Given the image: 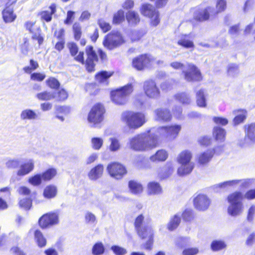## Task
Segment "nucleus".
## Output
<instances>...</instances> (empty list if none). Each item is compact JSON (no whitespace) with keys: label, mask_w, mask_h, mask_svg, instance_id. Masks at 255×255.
Returning a JSON list of instances; mask_svg holds the SVG:
<instances>
[{"label":"nucleus","mask_w":255,"mask_h":255,"mask_svg":"<svg viewBox=\"0 0 255 255\" xmlns=\"http://www.w3.org/2000/svg\"><path fill=\"white\" fill-rule=\"evenodd\" d=\"M98 24L104 32H107L111 29V25L104 19H99Z\"/></svg>","instance_id":"obj_58"},{"label":"nucleus","mask_w":255,"mask_h":255,"mask_svg":"<svg viewBox=\"0 0 255 255\" xmlns=\"http://www.w3.org/2000/svg\"><path fill=\"white\" fill-rule=\"evenodd\" d=\"M181 129V126L179 125H174L169 126L159 127L157 129L155 137L164 138L169 140H172L176 138Z\"/></svg>","instance_id":"obj_6"},{"label":"nucleus","mask_w":255,"mask_h":255,"mask_svg":"<svg viewBox=\"0 0 255 255\" xmlns=\"http://www.w3.org/2000/svg\"><path fill=\"white\" fill-rule=\"evenodd\" d=\"M111 250L116 255H125L127 254V251L126 249L118 246H112Z\"/></svg>","instance_id":"obj_59"},{"label":"nucleus","mask_w":255,"mask_h":255,"mask_svg":"<svg viewBox=\"0 0 255 255\" xmlns=\"http://www.w3.org/2000/svg\"><path fill=\"white\" fill-rule=\"evenodd\" d=\"M128 144L132 150L145 151L155 147L158 144L153 129L149 132L136 135L129 139Z\"/></svg>","instance_id":"obj_1"},{"label":"nucleus","mask_w":255,"mask_h":255,"mask_svg":"<svg viewBox=\"0 0 255 255\" xmlns=\"http://www.w3.org/2000/svg\"><path fill=\"white\" fill-rule=\"evenodd\" d=\"M143 90L146 96L151 99H157L160 96V91L154 81L149 80L143 83Z\"/></svg>","instance_id":"obj_16"},{"label":"nucleus","mask_w":255,"mask_h":255,"mask_svg":"<svg viewBox=\"0 0 255 255\" xmlns=\"http://www.w3.org/2000/svg\"><path fill=\"white\" fill-rule=\"evenodd\" d=\"M146 31L144 30H134L132 32L130 37L132 41L139 40L145 34Z\"/></svg>","instance_id":"obj_52"},{"label":"nucleus","mask_w":255,"mask_h":255,"mask_svg":"<svg viewBox=\"0 0 255 255\" xmlns=\"http://www.w3.org/2000/svg\"><path fill=\"white\" fill-rule=\"evenodd\" d=\"M20 118L22 121H33L37 120L38 116L34 110L26 109L21 112Z\"/></svg>","instance_id":"obj_26"},{"label":"nucleus","mask_w":255,"mask_h":255,"mask_svg":"<svg viewBox=\"0 0 255 255\" xmlns=\"http://www.w3.org/2000/svg\"><path fill=\"white\" fill-rule=\"evenodd\" d=\"M34 167V162L33 159H29L19 165V169L16 174L18 176H25L31 172Z\"/></svg>","instance_id":"obj_21"},{"label":"nucleus","mask_w":255,"mask_h":255,"mask_svg":"<svg viewBox=\"0 0 255 255\" xmlns=\"http://www.w3.org/2000/svg\"><path fill=\"white\" fill-rule=\"evenodd\" d=\"M92 147L95 150H99L103 144V139L100 137H93L91 139Z\"/></svg>","instance_id":"obj_50"},{"label":"nucleus","mask_w":255,"mask_h":255,"mask_svg":"<svg viewBox=\"0 0 255 255\" xmlns=\"http://www.w3.org/2000/svg\"><path fill=\"white\" fill-rule=\"evenodd\" d=\"M105 252V248L102 243L95 244L92 248V254L94 255H101Z\"/></svg>","instance_id":"obj_47"},{"label":"nucleus","mask_w":255,"mask_h":255,"mask_svg":"<svg viewBox=\"0 0 255 255\" xmlns=\"http://www.w3.org/2000/svg\"><path fill=\"white\" fill-rule=\"evenodd\" d=\"M41 174L42 175L43 180H50L56 175V170L54 168H50Z\"/></svg>","instance_id":"obj_46"},{"label":"nucleus","mask_w":255,"mask_h":255,"mask_svg":"<svg viewBox=\"0 0 255 255\" xmlns=\"http://www.w3.org/2000/svg\"><path fill=\"white\" fill-rule=\"evenodd\" d=\"M5 165L8 168H16L20 165V160L18 159H9L5 163Z\"/></svg>","instance_id":"obj_55"},{"label":"nucleus","mask_w":255,"mask_h":255,"mask_svg":"<svg viewBox=\"0 0 255 255\" xmlns=\"http://www.w3.org/2000/svg\"><path fill=\"white\" fill-rule=\"evenodd\" d=\"M113 72H108L103 71L96 74L95 78L97 81L100 83L108 84V79L112 76Z\"/></svg>","instance_id":"obj_35"},{"label":"nucleus","mask_w":255,"mask_h":255,"mask_svg":"<svg viewBox=\"0 0 255 255\" xmlns=\"http://www.w3.org/2000/svg\"><path fill=\"white\" fill-rule=\"evenodd\" d=\"M176 84L175 81L171 79L169 81L162 83L161 84V88L163 90L168 91L173 88V85Z\"/></svg>","instance_id":"obj_56"},{"label":"nucleus","mask_w":255,"mask_h":255,"mask_svg":"<svg viewBox=\"0 0 255 255\" xmlns=\"http://www.w3.org/2000/svg\"><path fill=\"white\" fill-rule=\"evenodd\" d=\"M193 157L192 152L188 149L181 151L176 157L177 162L181 165L177 169L179 176H184L190 173L194 167V164L191 161Z\"/></svg>","instance_id":"obj_2"},{"label":"nucleus","mask_w":255,"mask_h":255,"mask_svg":"<svg viewBox=\"0 0 255 255\" xmlns=\"http://www.w3.org/2000/svg\"><path fill=\"white\" fill-rule=\"evenodd\" d=\"M211 204V200L205 194H200L195 197L193 200L195 208L200 211L207 210Z\"/></svg>","instance_id":"obj_17"},{"label":"nucleus","mask_w":255,"mask_h":255,"mask_svg":"<svg viewBox=\"0 0 255 255\" xmlns=\"http://www.w3.org/2000/svg\"><path fill=\"white\" fill-rule=\"evenodd\" d=\"M213 8L208 7L204 9H198L195 10L193 14L194 18L199 21H203L208 20L210 16H214Z\"/></svg>","instance_id":"obj_20"},{"label":"nucleus","mask_w":255,"mask_h":255,"mask_svg":"<svg viewBox=\"0 0 255 255\" xmlns=\"http://www.w3.org/2000/svg\"><path fill=\"white\" fill-rule=\"evenodd\" d=\"M197 104L200 107H206V100L204 92L203 90H200L196 93Z\"/></svg>","instance_id":"obj_40"},{"label":"nucleus","mask_w":255,"mask_h":255,"mask_svg":"<svg viewBox=\"0 0 255 255\" xmlns=\"http://www.w3.org/2000/svg\"><path fill=\"white\" fill-rule=\"evenodd\" d=\"M182 216L184 220L191 221L194 218L193 211L191 209H186L183 212Z\"/></svg>","instance_id":"obj_57"},{"label":"nucleus","mask_w":255,"mask_h":255,"mask_svg":"<svg viewBox=\"0 0 255 255\" xmlns=\"http://www.w3.org/2000/svg\"><path fill=\"white\" fill-rule=\"evenodd\" d=\"M178 44L186 48H191L194 46L192 41L188 39V35H182L181 38L178 41Z\"/></svg>","instance_id":"obj_43"},{"label":"nucleus","mask_w":255,"mask_h":255,"mask_svg":"<svg viewBox=\"0 0 255 255\" xmlns=\"http://www.w3.org/2000/svg\"><path fill=\"white\" fill-rule=\"evenodd\" d=\"M125 19L124 11L123 10H119L113 16V22L114 24H119Z\"/></svg>","instance_id":"obj_48"},{"label":"nucleus","mask_w":255,"mask_h":255,"mask_svg":"<svg viewBox=\"0 0 255 255\" xmlns=\"http://www.w3.org/2000/svg\"><path fill=\"white\" fill-rule=\"evenodd\" d=\"M57 188L55 186L49 185L46 186L43 191V196L47 199H51L56 196Z\"/></svg>","instance_id":"obj_37"},{"label":"nucleus","mask_w":255,"mask_h":255,"mask_svg":"<svg viewBox=\"0 0 255 255\" xmlns=\"http://www.w3.org/2000/svg\"><path fill=\"white\" fill-rule=\"evenodd\" d=\"M87 59L86 61V69L89 72L94 71L95 62L98 60V57L92 46H88L86 49Z\"/></svg>","instance_id":"obj_19"},{"label":"nucleus","mask_w":255,"mask_h":255,"mask_svg":"<svg viewBox=\"0 0 255 255\" xmlns=\"http://www.w3.org/2000/svg\"><path fill=\"white\" fill-rule=\"evenodd\" d=\"M199 253L197 248H189L184 249L182 253V255H196Z\"/></svg>","instance_id":"obj_63"},{"label":"nucleus","mask_w":255,"mask_h":255,"mask_svg":"<svg viewBox=\"0 0 255 255\" xmlns=\"http://www.w3.org/2000/svg\"><path fill=\"white\" fill-rule=\"evenodd\" d=\"M34 238L39 247H43L46 245V239L40 231L36 230L34 232Z\"/></svg>","instance_id":"obj_44"},{"label":"nucleus","mask_w":255,"mask_h":255,"mask_svg":"<svg viewBox=\"0 0 255 255\" xmlns=\"http://www.w3.org/2000/svg\"><path fill=\"white\" fill-rule=\"evenodd\" d=\"M36 97L39 100L49 101L54 99L56 96V92L44 91L38 93Z\"/></svg>","instance_id":"obj_38"},{"label":"nucleus","mask_w":255,"mask_h":255,"mask_svg":"<svg viewBox=\"0 0 255 255\" xmlns=\"http://www.w3.org/2000/svg\"><path fill=\"white\" fill-rule=\"evenodd\" d=\"M243 199V194L240 191L235 192L228 196L227 199L230 205L228 208V213L230 216L236 217L242 213L244 208L242 202Z\"/></svg>","instance_id":"obj_4"},{"label":"nucleus","mask_w":255,"mask_h":255,"mask_svg":"<svg viewBox=\"0 0 255 255\" xmlns=\"http://www.w3.org/2000/svg\"><path fill=\"white\" fill-rule=\"evenodd\" d=\"M239 185L241 189H246L255 185L254 179H235L227 181L215 185L216 187L225 188L228 187H236Z\"/></svg>","instance_id":"obj_7"},{"label":"nucleus","mask_w":255,"mask_h":255,"mask_svg":"<svg viewBox=\"0 0 255 255\" xmlns=\"http://www.w3.org/2000/svg\"><path fill=\"white\" fill-rule=\"evenodd\" d=\"M19 206L25 210L30 209L32 201L30 198H23L19 201Z\"/></svg>","instance_id":"obj_54"},{"label":"nucleus","mask_w":255,"mask_h":255,"mask_svg":"<svg viewBox=\"0 0 255 255\" xmlns=\"http://www.w3.org/2000/svg\"><path fill=\"white\" fill-rule=\"evenodd\" d=\"M180 216L181 214L178 213L170 219V222L167 225V229L169 231H173L177 228L181 221Z\"/></svg>","instance_id":"obj_36"},{"label":"nucleus","mask_w":255,"mask_h":255,"mask_svg":"<svg viewBox=\"0 0 255 255\" xmlns=\"http://www.w3.org/2000/svg\"><path fill=\"white\" fill-rule=\"evenodd\" d=\"M58 222V214L49 213L43 215L39 220V224L42 228H46L57 224Z\"/></svg>","instance_id":"obj_18"},{"label":"nucleus","mask_w":255,"mask_h":255,"mask_svg":"<svg viewBox=\"0 0 255 255\" xmlns=\"http://www.w3.org/2000/svg\"><path fill=\"white\" fill-rule=\"evenodd\" d=\"M184 79L189 82H199L202 80V76L200 70L192 63H187L186 68L183 71Z\"/></svg>","instance_id":"obj_8"},{"label":"nucleus","mask_w":255,"mask_h":255,"mask_svg":"<svg viewBox=\"0 0 255 255\" xmlns=\"http://www.w3.org/2000/svg\"><path fill=\"white\" fill-rule=\"evenodd\" d=\"M73 30L75 39L77 40L80 39L82 34L81 26L78 23H75L73 25Z\"/></svg>","instance_id":"obj_53"},{"label":"nucleus","mask_w":255,"mask_h":255,"mask_svg":"<svg viewBox=\"0 0 255 255\" xmlns=\"http://www.w3.org/2000/svg\"><path fill=\"white\" fill-rule=\"evenodd\" d=\"M125 42L120 32H116L108 34L103 41V45L109 50L120 46Z\"/></svg>","instance_id":"obj_9"},{"label":"nucleus","mask_w":255,"mask_h":255,"mask_svg":"<svg viewBox=\"0 0 255 255\" xmlns=\"http://www.w3.org/2000/svg\"><path fill=\"white\" fill-rule=\"evenodd\" d=\"M121 119L130 129H137L145 123L143 114L132 111L124 112L121 115Z\"/></svg>","instance_id":"obj_3"},{"label":"nucleus","mask_w":255,"mask_h":255,"mask_svg":"<svg viewBox=\"0 0 255 255\" xmlns=\"http://www.w3.org/2000/svg\"><path fill=\"white\" fill-rule=\"evenodd\" d=\"M233 113L236 116L233 120V123L235 125H238L243 123L246 119L247 111L245 110H235L233 112Z\"/></svg>","instance_id":"obj_31"},{"label":"nucleus","mask_w":255,"mask_h":255,"mask_svg":"<svg viewBox=\"0 0 255 255\" xmlns=\"http://www.w3.org/2000/svg\"><path fill=\"white\" fill-rule=\"evenodd\" d=\"M144 217L140 215L135 219L134 226L138 236L142 239L148 237L149 239L152 237V231L150 227L143 226L142 222Z\"/></svg>","instance_id":"obj_13"},{"label":"nucleus","mask_w":255,"mask_h":255,"mask_svg":"<svg viewBox=\"0 0 255 255\" xmlns=\"http://www.w3.org/2000/svg\"><path fill=\"white\" fill-rule=\"evenodd\" d=\"M170 65L174 69L181 70L182 72L186 68V65L178 61H173L170 63Z\"/></svg>","instance_id":"obj_62"},{"label":"nucleus","mask_w":255,"mask_h":255,"mask_svg":"<svg viewBox=\"0 0 255 255\" xmlns=\"http://www.w3.org/2000/svg\"><path fill=\"white\" fill-rule=\"evenodd\" d=\"M107 170L111 177L116 179H121L127 173L125 167L118 162L109 164Z\"/></svg>","instance_id":"obj_15"},{"label":"nucleus","mask_w":255,"mask_h":255,"mask_svg":"<svg viewBox=\"0 0 255 255\" xmlns=\"http://www.w3.org/2000/svg\"><path fill=\"white\" fill-rule=\"evenodd\" d=\"M168 156L167 152L164 150L161 149L158 150L154 155L150 157L151 161H164L167 158Z\"/></svg>","instance_id":"obj_33"},{"label":"nucleus","mask_w":255,"mask_h":255,"mask_svg":"<svg viewBox=\"0 0 255 255\" xmlns=\"http://www.w3.org/2000/svg\"><path fill=\"white\" fill-rule=\"evenodd\" d=\"M126 18L129 25L134 26L140 21L139 14L134 11H129L126 14Z\"/></svg>","instance_id":"obj_29"},{"label":"nucleus","mask_w":255,"mask_h":255,"mask_svg":"<svg viewBox=\"0 0 255 255\" xmlns=\"http://www.w3.org/2000/svg\"><path fill=\"white\" fill-rule=\"evenodd\" d=\"M217 10H215L213 8V14L214 16L218 12L223 11L226 7V1L225 0H218L216 5Z\"/></svg>","instance_id":"obj_49"},{"label":"nucleus","mask_w":255,"mask_h":255,"mask_svg":"<svg viewBox=\"0 0 255 255\" xmlns=\"http://www.w3.org/2000/svg\"><path fill=\"white\" fill-rule=\"evenodd\" d=\"M212 132L213 136L217 142L222 143L225 141L226 131L224 128L216 126L213 128Z\"/></svg>","instance_id":"obj_23"},{"label":"nucleus","mask_w":255,"mask_h":255,"mask_svg":"<svg viewBox=\"0 0 255 255\" xmlns=\"http://www.w3.org/2000/svg\"><path fill=\"white\" fill-rule=\"evenodd\" d=\"M226 244L222 240H214L211 244V249L214 252L219 251L225 249Z\"/></svg>","instance_id":"obj_42"},{"label":"nucleus","mask_w":255,"mask_h":255,"mask_svg":"<svg viewBox=\"0 0 255 255\" xmlns=\"http://www.w3.org/2000/svg\"><path fill=\"white\" fill-rule=\"evenodd\" d=\"M214 152L213 150L208 149L199 155L198 158V163L200 165H205L212 159Z\"/></svg>","instance_id":"obj_28"},{"label":"nucleus","mask_w":255,"mask_h":255,"mask_svg":"<svg viewBox=\"0 0 255 255\" xmlns=\"http://www.w3.org/2000/svg\"><path fill=\"white\" fill-rule=\"evenodd\" d=\"M48 86L52 89H57L60 86V83L54 78H50L46 81Z\"/></svg>","instance_id":"obj_60"},{"label":"nucleus","mask_w":255,"mask_h":255,"mask_svg":"<svg viewBox=\"0 0 255 255\" xmlns=\"http://www.w3.org/2000/svg\"><path fill=\"white\" fill-rule=\"evenodd\" d=\"M175 99L184 105H188L191 103L189 95L185 92L178 93L174 96Z\"/></svg>","instance_id":"obj_39"},{"label":"nucleus","mask_w":255,"mask_h":255,"mask_svg":"<svg viewBox=\"0 0 255 255\" xmlns=\"http://www.w3.org/2000/svg\"><path fill=\"white\" fill-rule=\"evenodd\" d=\"M154 60V57L150 55H141L133 60L132 65L137 70H142L150 66Z\"/></svg>","instance_id":"obj_14"},{"label":"nucleus","mask_w":255,"mask_h":255,"mask_svg":"<svg viewBox=\"0 0 255 255\" xmlns=\"http://www.w3.org/2000/svg\"><path fill=\"white\" fill-rule=\"evenodd\" d=\"M147 192L149 195H157L162 193V188L156 182H149L147 185Z\"/></svg>","instance_id":"obj_32"},{"label":"nucleus","mask_w":255,"mask_h":255,"mask_svg":"<svg viewBox=\"0 0 255 255\" xmlns=\"http://www.w3.org/2000/svg\"><path fill=\"white\" fill-rule=\"evenodd\" d=\"M2 15L3 21L5 23H11L15 20L16 15L13 13L12 8L7 6L2 11Z\"/></svg>","instance_id":"obj_25"},{"label":"nucleus","mask_w":255,"mask_h":255,"mask_svg":"<svg viewBox=\"0 0 255 255\" xmlns=\"http://www.w3.org/2000/svg\"><path fill=\"white\" fill-rule=\"evenodd\" d=\"M239 73V69L238 65L235 63H230L227 67V75L231 77H235Z\"/></svg>","instance_id":"obj_41"},{"label":"nucleus","mask_w":255,"mask_h":255,"mask_svg":"<svg viewBox=\"0 0 255 255\" xmlns=\"http://www.w3.org/2000/svg\"><path fill=\"white\" fill-rule=\"evenodd\" d=\"M245 134L244 138L238 142V144L242 147H248L255 143V123L246 126Z\"/></svg>","instance_id":"obj_10"},{"label":"nucleus","mask_w":255,"mask_h":255,"mask_svg":"<svg viewBox=\"0 0 255 255\" xmlns=\"http://www.w3.org/2000/svg\"><path fill=\"white\" fill-rule=\"evenodd\" d=\"M255 215V205H252L248 212L247 220L249 222H252Z\"/></svg>","instance_id":"obj_64"},{"label":"nucleus","mask_w":255,"mask_h":255,"mask_svg":"<svg viewBox=\"0 0 255 255\" xmlns=\"http://www.w3.org/2000/svg\"><path fill=\"white\" fill-rule=\"evenodd\" d=\"M43 180L41 174H37L34 176L31 177L28 179V182L30 184L33 186L39 185Z\"/></svg>","instance_id":"obj_51"},{"label":"nucleus","mask_w":255,"mask_h":255,"mask_svg":"<svg viewBox=\"0 0 255 255\" xmlns=\"http://www.w3.org/2000/svg\"><path fill=\"white\" fill-rule=\"evenodd\" d=\"M128 187L130 192L134 194H139L142 193L143 187L142 185L134 180H131L128 182Z\"/></svg>","instance_id":"obj_34"},{"label":"nucleus","mask_w":255,"mask_h":255,"mask_svg":"<svg viewBox=\"0 0 255 255\" xmlns=\"http://www.w3.org/2000/svg\"><path fill=\"white\" fill-rule=\"evenodd\" d=\"M173 171L174 167L172 163L168 162L164 166L159 169L158 176L161 179H165L169 177Z\"/></svg>","instance_id":"obj_22"},{"label":"nucleus","mask_w":255,"mask_h":255,"mask_svg":"<svg viewBox=\"0 0 255 255\" xmlns=\"http://www.w3.org/2000/svg\"><path fill=\"white\" fill-rule=\"evenodd\" d=\"M133 91V86L131 84H128L111 93L112 101L116 104L123 105L128 101V97Z\"/></svg>","instance_id":"obj_5"},{"label":"nucleus","mask_w":255,"mask_h":255,"mask_svg":"<svg viewBox=\"0 0 255 255\" xmlns=\"http://www.w3.org/2000/svg\"><path fill=\"white\" fill-rule=\"evenodd\" d=\"M103 171V165L102 164H98L91 169L88 174V177L91 180H97L102 177Z\"/></svg>","instance_id":"obj_24"},{"label":"nucleus","mask_w":255,"mask_h":255,"mask_svg":"<svg viewBox=\"0 0 255 255\" xmlns=\"http://www.w3.org/2000/svg\"><path fill=\"white\" fill-rule=\"evenodd\" d=\"M105 109L100 104L95 105L91 110L88 117L89 123L96 125L100 123L104 119Z\"/></svg>","instance_id":"obj_11"},{"label":"nucleus","mask_w":255,"mask_h":255,"mask_svg":"<svg viewBox=\"0 0 255 255\" xmlns=\"http://www.w3.org/2000/svg\"><path fill=\"white\" fill-rule=\"evenodd\" d=\"M56 100L59 101H62L66 100L68 97V94L67 92L64 89L60 90L57 93H56Z\"/></svg>","instance_id":"obj_61"},{"label":"nucleus","mask_w":255,"mask_h":255,"mask_svg":"<svg viewBox=\"0 0 255 255\" xmlns=\"http://www.w3.org/2000/svg\"><path fill=\"white\" fill-rule=\"evenodd\" d=\"M141 13L144 16L151 19V23L154 26H157L159 22V13L155 7L150 4H144L141 8Z\"/></svg>","instance_id":"obj_12"},{"label":"nucleus","mask_w":255,"mask_h":255,"mask_svg":"<svg viewBox=\"0 0 255 255\" xmlns=\"http://www.w3.org/2000/svg\"><path fill=\"white\" fill-rule=\"evenodd\" d=\"M56 5L55 4H52L47 10L43 11L40 12V15L41 19L46 22H49L52 19V15L56 12Z\"/></svg>","instance_id":"obj_30"},{"label":"nucleus","mask_w":255,"mask_h":255,"mask_svg":"<svg viewBox=\"0 0 255 255\" xmlns=\"http://www.w3.org/2000/svg\"><path fill=\"white\" fill-rule=\"evenodd\" d=\"M156 120L164 122L169 121L171 119V115L168 110L166 109H159L155 111Z\"/></svg>","instance_id":"obj_27"},{"label":"nucleus","mask_w":255,"mask_h":255,"mask_svg":"<svg viewBox=\"0 0 255 255\" xmlns=\"http://www.w3.org/2000/svg\"><path fill=\"white\" fill-rule=\"evenodd\" d=\"M109 140L111 142L109 145L110 150L112 152L119 150L121 147V144L119 140L115 137H111Z\"/></svg>","instance_id":"obj_45"}]
</instances>
